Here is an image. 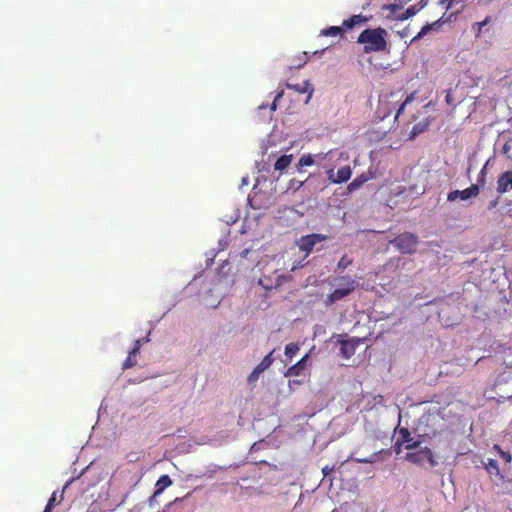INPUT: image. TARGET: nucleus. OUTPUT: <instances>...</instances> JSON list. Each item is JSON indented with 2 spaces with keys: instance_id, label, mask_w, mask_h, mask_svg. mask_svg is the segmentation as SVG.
<instances>
[{
  "instance_id": "38",
  "label": "nucleus",
  "mask_w": 512,
  "mask_h": 512,
  "mask_svg": "<svg viewBox=\"0 0 512 512\" xmlns=\"http://www.w3.org/2000/svg\"><path fill=\"white\" fill-rule=\"evenodd\" d=\"M445 100L447 102V104H451V101H452V95L450 92L447 93L446 97H445Z\"/></svg>"
},
{
  "instance_id": "3",
  "label": "nucleus",
  "mask_w": 512,
  "mask_h": 512,
  "mask_svg": "<svg viewBox=\"0 0 512 512\" xmlns=\"http://www.w3.org/2000/svg\"><path fill=\"white\" fill-rule=\"evenodd\" d=\"M390 243L400 253L411 255L417 250L419 238L414 233L404 232L397 235Z\"/></svg>"
},
{
  "instance_id": "15",
  "label": "nucleus",
  "mask_w": 512,
  "mask_h": 512,
  "mask_svg": "<svg viewBox=\"0 0 512 512\" xmlns=\"http://www.w3.org/2000/svg\"><path fill=\"white\" fill-rule=\"evenodd\" d=\"M426 2L421 0L418 4L412 5L406 9V11L398 17L399 20H406L414 15H416L424 6Z\"/></svg>"
},
{
  "instance_id": "27",
  "label": "nucleus",
  "mask_w": 512,
  "mask_h": 512,
  "mask_svg": "<svg viewBox=\"0 0 512 512\" xmlns=\"http://www.w3.org/2000/svg\"><path fill=\"white\" fill-rule=\"evenodd\" d=\"M304 184V181H300V180H297V179H291L289 182H288V186H287V189L286 191L287 192H296L298 191Z\"/></svg>"
},
{
  "instance_id": "10",
  "label": "nucleus",
  "mask_w": 512,
  "mask_h": 512,
  "mask_svg": "<svg viewBox=\"0 0 512 512\" xmlns=\"http://www.w3.org/2000/svg\"><path fill=\"white\" fill-rule=\"evenodd\" d=\"M510 189H512V171H505L498 177L497 192L504 194Z\"/></svg>"
},
{
  "instance_id": "32",
  "label": "nucleus",
  "mask_w": 512,
  "mask_h": 512,
  "mask_svg": "<svg viewBox=\"0 0 512 512\" xmlns=\"http://www.w3.org/2000/svg\"><path fill=\"white\" fill-rule=\"evenodd\" d=\"M426 127L427 125L420 126L419 124L413 126L410 137L414 138L416 135L422 133L426 129Z\"/></svg>"
},
{
  "instance_id": "25",
  "label": "nucleus",
  "mask_w": 512,
  "mask_h": 512,
  "mask_svg": "<svg viewBox=\"0 0 512 512\" xmlns=\"http://www.w3.org/2000/svg\"><path fill=\"white\" fill-rule=\"evenodd\" d=\"M299 351V346L296 343H289L285 346V355L288 358H293Z\"/></svg>"
},
{
  "instance_id": "41",
  "label": "nucleus",
  "mask_w": 512,
  "mask_h": 512,
  "mask_svg": "<svg viewBox=\"0 0 512 512\" xmlns=\"http://www.w3.org/2000/svg\"><path fill=\"white\" fill-rule=\"evenodd\" d=\"M494 449H495V451H497L499 454H500V450H502V449H501V447H500L498 444H495V445H494Z\"/></svg>"
},
{
  "instance_id": "30",
  "label": "nucleus",
  "mask_w": 512,
  "mask_h": 512,
  "mask_svg": "<svg viewBox=\"0 0 512 512\" xmlns=\"http://www.w3.org/2000/svg\"><path fill=\"white\" fill-rule=\"evenodd\" d=\"M461 2H463V0H439V4L445 5L446 10L451 9L454 5H457Z\"/></svg>"
},
{
  "instance_id": "6",
  "label": "nucleus",
  "mask_w": 512,
  "mask_h": 512,
  "mask_svg": "<svg viewBox=\"0 0 512 512\" xmlns=\"http://www.w3.org/2000/svg\"><path fill=\"white\" fill-rule=\"evenodd\" d=\"M328 180L333 184H341L347 182L352 175V169L349 165L343 166L338 169L337 173L334 172L333 168L326 171Z\"/></svg>"
},
{
  "instance_id": "16",
  "label": "nucleus",
  "mask_w": 512,
  "mask_h": 512,
  "mask_svg": "<svg viewBox=\"0 0 512 512\" xmlns=\"http://www.w3.org/2000/svg\"><path fill=\"white\" fill-rule=\"evenodd\" d=\"M366 21L367 18L362 16L361 14L353 15L349 19L344 20L342 26L346 29H352L359 24L365 23Z\"/></svg>"
},
{
  "instance_id": "17",
  "label": "nucleus",
  "mask_w": 512,
  "mask_h": 512,
  "mask_svg": "<svg viewBox=\"0 0 512 512\" xmlns=\"http://www.w3.org/2000/svg\"><path fill=\"white\" fill-rule=\"evenodd\" d=\"M483 465L490 475H495L503 479V475L500 472L499 465L496 460L489 458L487 459V462H483Z\"/></svg>"
},
{
  "instance_id": "35",
  "label": "nucleus",
  "mask_w": 512,
  "mask_h": 512,
  "mask_svg": "<svg viewBox=\"0 0 512 512\" xmlns=\"http://www.w3.org/2000/svg\"><path fill=\"white\" fill-rule=\"evenodd\" d=\"M282 94H283V93L281 92V93H279V94L275 97V99H274V101H273V103H272V105H271V109H272V110H276V102L278 101V99H279V98H281V97H282Z\"/></svg>"
},
{
  "instance_id": "18",
  "label": "nucleus",
  "mask_w": 512,
  "mask_h": 512,
  "mask_svg": "<svg viewBox=\"0 0 512 512\" xmlns=\"http://www.w3.org/2000/svg\"><path fill=\"white\" fill-rule=\"evenodd\" d=\"M292 155H282L275 162L274 168L278 171H284L292 162Z\"/></svg>"
},
{
  "instance_id": "1",
  "label": "nucleus",
  "mask_w": 512,
  "mask_h": 512,
  "mask_svg": "<svg viewBox=\"0 0 512 512\" xmlns=\"http://www.w3.org/2000/svg\"><path fill=\"white\" fill-rule=\"evenodd\" d=\"M386 36L387 31L381 27L375 29L368 28L360 33L357 43L364 45V53L380 52L387 47Z\"/></svg>"
},
{
  "instance_id": "12",
  "label": "nucleus",
  "mask_w": 512,
  "mask_h": 512,
  "mask_svg": "<svg viewBox=\"0 0 512 512\" xmlns=\"http://www.w3.org/2000/svg\"><path fill=\"white\" fill-rule=\"evenodd\" d=\"M399 434L401 436L402 442L406 443L405 448L407 450H412L419 447L420 441H414L413 438L411 437V433L407 428H401L399 430Z\"/></svg>"
},
{
  "instance_id": "8",
  "label": "nucleus",
  "mask_w": 512,
  "mask_h": 512,
  "mask_svg": "<svg viewBox=\"0 0 512 512\" xmlns=\"http://www.w3.org/2000/svg\"><path fill=\"white\" fill-rule=\"evenodd\" d=\"M340 343V353L342 357L349 359L355 354L356 348L360 344V340L353 338L349 340H341Z\"/></svg>"
},
{
  "instance_id": "13",
  "label": "nucleus",
  "mask_w": 512,
  "mask_h": 512,
  "mask_svg": "<svg viewBox=\"0 0 512 512\" xmlns=\"http://www.w3.org/2000/svg\"><path fill=\"white\" fill-rule=\"evenodd\" d=\"M287 87L290 89H294L295 91H297L298 93H301V94L308 93V98L312 97V94L314 91L308 80H305L302 83L295 84V85L288 83Z\"/></svg>"
},
{
  "instance_id": "40",
  "label": "nucleus",
  "mask_w": 512,
  "mask_h": 512,
  "mask_svg": "<svg viewBox=\"0 0 512 512\" xmlns=\"http://www.w3.org/2000/svg\"><path fill=\"white\" fill-rule=\"evenodd\" d=\"M359 463H371L372 461L370 459L364 458V459H358Z\"/></svg>"
},
{
  "instance_id": "19",
  "label": "nucleus",
  "mask_w": 512,
  "mask_h": 512,
  "mask_svg": "<svg viewBox=\"0 0 512 512\" xmlns=\"http://www.w3.org/2000/svg\"><path fill=\"white\" fill-rule=\"evenodd\" d=\"M63 500V492H61L59 495H57V492H53L51 497L48 500V503L46 504V507L43 512H51V510L61 503Z\"/></svg>"
},
{
  "instance_id": "31",
  "label": "nucleus",
  "mask_w": 512,
  "mask_h": 512,
  "mask_svg": "<svg viewBox=\"0 0 512 512\" xmlns=\"http://www.w3.org/2000/svg\"><path fill=\"white\" fill-rule=\"evenodd\" d=\"M261 375V372L255 367L252 372L248 376V382L254 383L258 380L259 376Z\"/></svg>"
},
{
  "instance_id": "7",
  "label": "nucleus",
  "mask_w": 512,
  "mask_h": 512,
  "mask_svg": "<svg viewBox=\"0 0 512 512\" xmlns=\"http://www.w3.org/2000/svg\"><path fill=\"white\" fill-rule=\"evenodd\" d=\"M479 194V187L476 184H472L470 187L464 190H454L448 193L447 200L455 201L457 199L467 200L472 197H476Z\"/></svg>"
},
{
  "instance_id": "29",
  "label": "nucleus",
  "mask_w": 512,
  "mask_h": 512,
  "mask_svg": "<svg viewBox=\"0 0 512 512\" xmlns=\"http://www.w3.org/2000/svg\"><path fill=\"white\" fill-rule=\"evenodd\" d=\"M136 363H137L136 357H133V356H131V354L128 353L127 358L123 362L122 369L126 370L129 368H132L136 365Z\"/></svg>"
},
{
  "instance_id": "20",
  "label": "nucleus",
  "mask_w": 512,
  "mask_h": 512,
  "mask_svg": "<svg viewBox=\"0 0 512 512\" xmlns=\"http://www.w3.org/2000/svg\"><path fill=\"white\" fill-rule=\"evenodd\" d=\"M491 20H492L491 17L487 16L484 20H482L480 22H475L472 25V31L474 32L475 37L478 38V37H480L482 35L483 27L488 25L491 22Z\"/></svg>"
},
{
  "instance_id": "43",
  "label": "nucleus",
  "mask_w": 512,
  "mask_h": 512,
  "mask_svg": "<svg viewBox=\"0 0 512 512\" xmlns=\"http://www.w3.org/2000/svg\"><path fill=\"white\" fill-rule=\"evenodd\" d=\"M389 8H391V9H392V11H395V9H396V5H389Z\"/></svg>"
},
{
  "instance_id": "42",
  "label": "nucleus",
  "mask_w": 512,
  "mask_h": 512,
  "mask_svg": "<svg viewBox=\"0 0 512 512\" xmlns=\"http://www.w3.org/2000/svg\"><path fill=\"white\" fill-rule=\"evenodd\" d=\"M485 173H486V166H484V167L481 169V171H480V174H481L482 176H485Z\"/></svg>"
},
{
  "instance_id": "28",
  "label": "nucleus",
  "mask_w": 512,
  "mask_h": 512,
  "mask_svg": "<svg viewBox=\"0 0 512 512\" xmlns=\"http://www.w3.org/2000/svg\"><path fill=\"white\" fill-rule=\"evenodd\" d=\"M353 260L348 257L347 255H344L341 257V259L338 261L337 263V268L339 270H344L346 269L348 266H350L352 264Z\"/></svg>"
},
{
  "instance_id": "2",
  "label": "nucleus",
  "mask_w": 512,
  "mask_h": 512,
  "mask_svg": "<svg viewBox=\"0 0 512 512\" xmlns=\"http://www.w3.org/2000/svg\"><path fill=\"white\" fill-rule=\"evenodd\" d=\"M331 285L336 286V288L325 298L326 306H331L353 293L357 287V282L350 276H337L333 278Z\"/></svg>"
},
{
  "instance_id": "9",
  "label": "nucleus",
  "mask_w": 512,
  "mask_h": 512,
  "mask_svg": "<svg viewBox=\"0 0 512 512\" xmlns=\"http://www.w3.org/2000/svg\"><path fill=\"white\" fill-rule=\"evenodd\" d=\"M375 176V174L370 170L368 169L366 172H363L362 174H360L359 176H357L356 178H354L347 186V190L349 192H353L357 189H359L360 187H362L366 182H368L369 180L373 179Z\"/></svg>"
},
{
  "instance_id": "26",
  "label": "nucleus",
  "mask_w": 512,
  "mask_h": 512,
  "mask_svg": "<svg viewBox=\"0 0 512 512\" xmlns=\"http://www.w3.org/2000/svg\"><path fill=\"white\" fill-rule=\"evenodd\" d=\"M313 164H314V159L311 154L302 155L298 161L299 167L311 166Z\"/></svg>"
},
{
  "instance_id": "11",
  "label": "nucleus",
  "mask_w": 512,
  "mask_h": 512,
  "mask_svg": "<svg viewBox=\"0 0 512 512\" xmlns=\"http://www.w3.org/2000/svg\"><path fill=\"white\" fill-rule=\"evenodd\" d=\"M452 17H453L452 14L449 15L447 18L445 17V15H443L442 17H440L438 20H436L432 24L425 25L414 39L421 38L424 34H426L427 32H429L432 29L437 30L441 26V24L451 21Z\"/></svg>"
},
{
  "instance_id": "4",
  "label": "nucleus",
  "mask_w": 512,
  "mask_h": 512,
  "mask_svg": "<svg viewBox=\"0 0 512 512\" xmlns=\"http://www.w3.org/2000/svg\"><path fill=\"white\" fill-rule=\"evenodd\" d=\"M405 459L418 466H422L425 462H428L431 467H435L438 464L433 451L429 447L421 448L415 452H408Z\"/></svg>"
},
{
  "instance_id": "14",
  "label": "nucleus",
  "mask_w": 512,
  "mask_h": 512,
  "mask_svg": "<svg viewBox=\"0 0 512 512\" xmlns=\"http://www.w3.org/2000/svg\"><path fill=\"white\" fill-rule=\"evenodd\" d=\"M172 484L170 477L166 474L159 477L155 484L154 496L161 494L167 487Z\"/></svg>"
},
{
  "instance_id": "33",
  "label": "nucleus",
  "mask_w": 512,
  "mask_h": 512,
  "mask_svg": "<svg viewBox=\"0 0 512 512\" xmlns=\"http://www.w3.org/2000/svg\"><path fill=\"white\" fill-rule=\"evenodd\" d=\"M503 460L506 462V463H511L512 461V455L510 452H507V451H504V450H500V454H499Z\"/></svg>"
},
{
  "instance_id": "5",
  "label": "nucleus",
  "mask_w": 512,
  "mask_h": 512,
  "mask_svg": "<svg viewBox=\"0 0 512 512\" xmlns=\"http://www.w3.org/2000/svg\"><path fill=\"white\" fill-rule=\"evenodd\" d=\"M327 239L328 236L324 234L312 233L304 235L300 237L298 241V247L300 251L305 252L306 255H309L313 251L315 245Z\"/></svg>"
},
{
  "instance_id": "34",
  "label": "nucleus",
  "mask_w": 512,
  "mask_h": 512,
  "mask_svg": "<svg viewBox=\"0 0 512 512\" xmlns=\"http://www.w3.org/2000/svg\"><path fill=\"white\" fill-rule=\"evenodd\" d=\"M334 471V466L326 465L322 468V473L324 477L330 475Z\"/></svg>"
},
{
  "instance_id": "37",
  "label": "nucleus",
  "mask_w": 512,
  "mask_h": 512,
  "mask_svg": "<svg viewBox=\"0 0 512 512\" xmlns=\"http://www.w3.org/2000/svg\"><path fill=\"white\" fill-rule=\"evenodd\" d=\"M303 55H304V60H303L302 62L298 63L297 65H295V67H297V68H301V67H303V66H304V64L306 63L307 54H306V53H304Z\"/></svg>"
},
{
  "instance_id": "39",
  "label": "nucleus",
  "mask_w": 512,
  "mask_h": 512,
  "mask_svg": "<svg viewBox=\"0 0 512 512\" xmlns=\"http://www.w3.org/2000/svg\"><path fill=\"white\" fill-rule=\"evenodd\" d=\"M142 339H137L134 343V347H138V349H140L141 345H142Z\"/></svg>"
},
{
  "instance_id": "36",
  "label": "nucleus",
  "mask_w": 512,
  "mask_h": 512,
  "mask_svg": "<svg viewBox=\"0 0 512 512\" xmlns=\"http://www.w3.org/2000/svg\"><path fill=\"white\" fill-rule=\"evenodd\" d=\"M139 351H140V349H138V347H133L132 350L129 352V354H131V356L137 358V355L139 354Z\"/></svg>"
},
{
  "instance_id": "23",
  "label": "nucleus",
  "mask_w": 512,
  "mask_h": 512,
  "mask_svg": "<svg viewBox=\"0 0 512 512\" xmlns=\"http://www.w3.org/2000/svg\"><path fill=\"white\" fill-rule=\"evenodd\" d=\"M321 35L323 36H343V28L338 26H331L328 28H325L321 31Z\"/></svg>"
},
{
  "instance_id": "44",
  "label": "nucleus",
  "mask_w": 512,
  "mask_h": 512,
  "mask_svg": "<svg viewBox=\"0 0 512 512\" xmlns=\"http://www.w3.org/2000/svg\"><path fill=\"white\" fill-rule=\"evenodd\" d=\"M390 113H391V111H389V112H385V113H384V116L386 117V116H388Z\"/></svg>"
},
{
  "instance_id": "24",
  "label": "nucleus",
  "mask_w": 512,
  "mask_h": 512,
  "mask_svg": "<svg viewBox=\"0 0 512 512\" xmlns=\"http://www.w3.org/2000/svg\"><path fill=\"white\" fill-rule=\"evenodd\" d=\"M416 91L409 94L406 99L400 104L398 109L396 110L395 119L399 117V115L404 111L406 105H408L410 102H412L415 99Z\"/></svg>"
},
{
  "instance_id": "21",
  "label": "nucleus",
  "mask_w": 512,
  "mask_h": 512,
  "mask_svg": "<svg viewBox=\"0 0 512 512\" xmlns=\"http://www.w3.org/2000/svg\"><path fill=\"white\" fill-rule=\"evenodd\" d=\"M307 360H308V355L306 354L295 365H293L289 368V371H288L289 375L298 376Z\"/></svg>"
},
{
  "instance_id": "22",
  "label": "nucleus",
  "mask_w": 512,
  "mask_h": 512,
  "mask_svg": "<svg viewBox=\"0 0 512 512\" xmlns=\"http://www.w3.org/2000/svg\"><path fill=\"white\" fill-rule=\"evenodd\" d=\"M272 354H273V351H271L270 353H268L262 360L261 362L256 366V368L261 372L263 373L265 370H267L273 363V358H272Z\"/></svg>"
}]
</instances>
